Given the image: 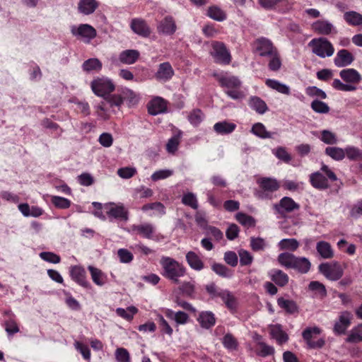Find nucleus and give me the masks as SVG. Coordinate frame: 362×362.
<instances>
[{"mask_svg":"<svg viewBox=\"0 0 362 362\" xmlns=\"http://www.w3.org/2000/svg\"><path fill=\"white\" fill-rule=\"evenodd\" d=\"M291 269L297 270L299 273L306 274L309 272L311 263L310 260L304 257H296L293 262Z\"/></svg>","mask_w":362,"mask_h":362,"instance_id":"nucleus-26","label":"nucleus"},{"mask_svg":"<svg viewBox=\"0 0 362 362\" xmlns=\"http://www.w3.org/2000/svg\"><path fill=\"white\" fill-rule=\"evenodd\" d=\"M265 84L269 87L274 90H276L279 93L289 95L290 94V88L286 85L280 83L279 81L275 79H267L265 81Z\"/></svg>","mask_w":362,"mask_h":362,"instance_id":"nucleus-33","label":"nucleus"},{"mask_svg":"<svg viewBox=\"0 0 362 362\" xmlns=\"http://www.w3.org/2000/svg\"><path fill=\"white\" fill-rule=\"evenodd\" d=\"M105 100L110 103V107H117L120 108L122 105L123 104V99L121 94H113L108 95Z\"/></svg>","mask_w":362,"mask_h":362,"instance_id":"nucleus-58","label":"nucleus"},{"mask_svg":"<svg viewBox=\"0 0 362 362\" xmlns=\"http://www.w3.org/2000/svg\"><path fill=\"white\" fill-rule=\"evenodd\" d=\"M207 293L210 295L211 298H221L223 296L226 290L221 289L218 287L214 283H211L206 286Z\"/></svg>","mask_w":362,"mask_h":362,"instance_id":"nucleus-47","label":"nucleus"},{"mask_svg":"<svg viewBox=\"0 0 362 362\" xmlns=\"http://www.w3.org/2000/svg\"><path fill=\"white\" fill-rule=\"evenodd\" d=\"M320 140L326 144L333 145L337 143V138L334 133L329 130H322L320 132Z\"/></svg>","mask_w":362,"mask_h":362,"instance_id":"nucleus-52","label":"nucleus"},{"mask_svg":"<svg viewBox=\"0 0 362 362\" xmlns=\"http://www.w3.org/2000/svg\"><path fill=\"white\" fill-rule=\"evenodd\" d=\"M277 303L281 308L284 309L289 314L298 312V306L293 300L279 298Z\"/></svg>","mask_w":362,"mask_h":362,"instance_id":"nucleus-34","label":"nucleus"},{"mask_svg":"<svg viewBox=\"0 0 362 362\" xmlns=\"http://www.w3.org/2000/svg\"><path fill=\"white\" fill-rule=\"evenodd\" d=\"M40 257L42 259L54 264H57L61 260L59 255L51 252H42L40 253Z\"/></svg>","mask_w":362,"mask_h":362,"instance_id":"nucleus-62","label":"nucleus"},{"mask_svg":"<svg viewBox=\"0 0 362 362\" xmlns=\"http://www.w3.org/2000/svg\"><path fill=\"white\" fill-rule=\"evenodd\" d=\"M186 258L192 268L197 270H200L202 268L203 264L202 260L194 252H189L186 255Z\"/></svg>","mask_w":362,"mask_h":362,"instance_id":"nucleus-44","label":"nucleus"},{"mask_svg":"<svg viewBox=\"0 0 362 362\" xmlns=\"http://www.w3.org/2000/svg\"><path fill=\"white\" fill-rule=\"evenodd\" d=\"M160 264L163 269V276L175 284L179 282L178 278L185 274V268L169 257H163Z\"/></svg>","mask_w":362,"mask_h":362,"instance_id":"nucleus-2","label":"nucleus"},{"mask_svg":"<svg viewBox=\"0 0 362 362\" xmlns=\"http://www.w3.org/2000/svg\"><path fill=\"white\" fill-rule=\"evenodd\" d=\"M222 343L225 348L231 351L236 350L238 346L237 339L230 333L226 334L223 337Z\"/></svg>","mask_w":362,"mask_h":362,"instance_id":"nucleus-48","label":"nucleus"},{"mask_svg":"<svg viewBox=\"0 0 362 362\" xmlns=\"http://www.w3.org/2000/svg\"><path fill=\"white\" fill-rule=\"evenodd\" d=\"M345 156L351 160H362V153L361 150L355 146H347L344 148Z\"/></svg>","mask_w":362,"mask_h":362,"instance_id":"nucleus-46","label":"nucleus"},{"mask_svg":"<svg viewBox=\"0 0 362 362\" xmlns=\"http://www.w3.org/2000/svg\"><path fill=\"white\" fill-rule=\"evenodd\" d=\"M311 27L315 33L322 35H329L334 29V25L325 20H318L314 22Z\"/></svg>","mask_w":362,"mask_h":362,"instance_id":"nucleus-22","label":"nucleus"},{"mask_svg":"<svg viewBox=\"0 0 362 362\" xmlns=\"http://www.w3.org/2000/svg\"><path fill=\"white\" fill-rule=\"evenodd\" d=\"M308 46L311 47L313 53L321 58L331 57L334 52L332 44L327 38L322 37L313 38L309 42Z\"/></svg>","mask_w":362,"mask_h":362,"instance_id":"nucleus-4","label":"nucleus"},{"mask_svg":"<svg viewBox=\"0 0 362 362\" xmlns=\"http://www.w3.org/2000/svg\"><path fill=\"white\" fill-rule=\"evenodd\" d=\"M270 278L277 286L284 287L288 283L289 277L287 274L281 269H273L270 272Z\"/></svg>","mask_w":362,"mask_h":362,"instance_id":"nucleus-27","label":"nucleus"},{"mask_svg":"<svg viewBox=\"0 0 362 362\" xmlns=\"http://www.w3.org/2000/svg\"><path fill=\"white\" fill-rule=\"evenodd\" d=\"M136 174V169L133 167H124L118 169L117 175L124 179H129Z\"/></svg>","mask_w":362,"mask_h":362,"instance_id":"nucleus-60","label":"nucleus"},{"mask_svg":"<svg viewBox=\"0 0 362 362\" xmlns=\"http://www.w3.org/2000/svg\"><path fill=\"white\" fill-rule=\"evenodd\" d=\"M206 15L210 18L218 22H222L227 18L226 13L216 5L209 6Z\"/></svg>","mask_w":362,"mask_h":362,"instance_id":"nucleus-28","label":"nucleus"},{"mask_svg":"<svg viewBox=\"0 0 362 362\" xmlns=\"http://www.w3.org/2000/svg\"><path fill=\"white\" fill-rule=\"evenodd\" d=\"M251 133L261 139L272 138L274 133L268 132L265 126L261 122L254 124L250 130Z\"/></svg>","mask_w":362,"mask_h":362,"instance_id":"nucleus-30","label":"nucleus"},{"mask_svg":"<svg viewBox=\"0 0 362 362\" xmlns=\"http://www.w3.org/2000/svg\"><path fill=\"white\" fill-rule=\"evenodd\" d=\"M93 281L98 286H103L105 284V274L98 268L93 266H88V267Z\"/></svg>","mask_w":362,"mask_h":362,"instance_id":"nucleus-38","label":"nucleus"},{"mask_svg":"<svg viewBox=\"0 0 362 362\" xmlns=\"http://www.w3.org/2000/svg\"><path fill=\"white\" fill-rule=\"evenodd\" d=\"M269 57H270L268 64L269 69L272 71H279L281 66V60L278 51Z\"/></svg>","mask_w":362,"mask_h":362,"instance_id":"nucleus-50","label":"nucleus"},{"mask_svg":"<svg viewBox=\"0 0 362 362\" xmlns=\"http://www.w3.org/2000/svg\"><path fill=\"white\" fill-rule=\"evenodd\" d=\"M253 45L255 52L261 57H269L278 51L272 42L266 37L257 38Z\"/></svg>","mask_w":362,"mask_h":362,"instance_id":"nucleus-10","label":"nucleus"},{"mask_svg":"<svg viewBox=\"0 0 362 362\" xmlns=\"http://www.w3.org/2000/svg\"><path fill=\"white\" fill-rule=\"evenodd\" d=\"M274 209L281 214L291 213L298 210L300 204L296 203L291 197H284L278 204L274 205Z\"/></svg>","mask_w":362,"mask_h":362,"instance_id":"nucleus-13","label":"nucleus"},{"mask_svg":"<svg viewBox=\"0 0 362 362\" xmlns=\"http://www.w3.org/2000/svg\"><path fill=\"white\" fill-rule=\"evenodd\" d=\"M325 153L327 156L337 161L342 160L345 158L344 149L336 147L329 146L325 148Z\"/></svg>","mask_w":362,"mask_h":362,"instance_id":"nucleus-32","label":"nucleus"},{"mask_svg":"<svg viewBox=\"0 0 362 362\" xmlns=\"http://www.w3.org/2000/svg\"><path fill=\"white\" fill-rule=\"evenodd\" d=\"M211 268L216 274L222 277H230L232 275L230 270L222 264L214 263Z\"/></svg>","mask_w":362,"mask_h":362,"instance_id":"nucleus-55","label":"nucleus"},{"mask_svg":"<svg viewBox=\"0 0 362 362\" xmlns=\"http://www.w3.org/2000/svg\"><path fill=\"white\" fill-rule=\"evenodd\" d=\"M140 52L136 49H126L120 52L119 60L124 64H133L139 58Z\"/></svg>","mask_w":362,"mask_h":362,"instance_id":"nucleus-25","label":"nucleus"},{"mask_svg":"<svg viewBox=\"0 0 362 362\" xmlns=\"http://www.w3.org/2000/svg\"><path fill=\"white\" fill-rule=\"evenodd\" d=\"M138 312V309L134 306H129L126 310L119 308L116 310L117 314L127 320L133 319L134 315Z\"/></svg>","mask_w":362,"mask_h":362,"instance_id":"nucleus-45","label":"nucleus"},{"mask_svg":"<svg viewBox=\"0 0 362 362\" xmlns=\"http://www.w3.org/2000/svg\"><path fill=\"white\" fill-rule=\"evenodd\" d=\"M238 255L240 257V263L242 266H247L252 264L253 257L248 251L245 250H240L238 251Z\"/></svg>","mask_w":362,"mask_h":362,"instance_id":"nucleus-61","label":"nucleus"},{"mask_svg":"<svg viewBox=\"0 0 362 362\" xmlns=\"http://www.w3.org/2000/svg\"><path fill=\"white\" fill-rule=\"evenodd\" d=\"M83 70L86 72L98 71L102 69V63L97 58H90L86 60L82 64Z\"/></svg>","mask_w":362,"mask_h":362,"instance_id":"nucleus-37","label":"nucleus"},{"mask_svg":"<svg viewBox=\"0 0 362 362\" xmlns=\"http://www.w3.org/2000/svg\"><path fill=\"white\" fill-rule=\"evenodd\" d=\"M175 74L174 69L170 62L160 63L158 66L157 71L154 74L155 78L159 81L165 83L171 80Z\"/></svg>","mask_w":362,"mask_h":362,"instance_id":"nucleus-12","label":"nucleus"},{"mask_svg":"<svg viewBox=\"0 0 362 362\" xmlns=\"http://www.w3.org/2000/svg\"><path fill=\"white\" fill-rule=\"evenodd\" d=\"M235 218L243 226H255L256 224V220L252 216L243 212L237 213Z\"/></svg>","mask_w":362,"mask_h":362,"instance_id":"nucleus-42","label":"nucleus"},{"mask_svg":"<svg viewBox=\"0 0 362 362\" xmlns=\"http://www.w3.org/2000/svg\"><path fill=\"white\" fill-rule=\"evenodd\" d=\"M100 5L97 0H79L78 3V11L83 15L93 13Z\"/></svg>","mask_w":362,"mask_h":362,"instance_id":"nucleus-21","label":"nucleus"},{"mask_svg":"<svg viewBox=\"0 0 362 362\" xmlns=\"http://www.w3.org/2000/svg\"><path fill=\"white\" fill-rule=\"evenodd\" d=\"M354 60V55L349 50L342 49L337 53L334 63L337 67H344L350 65Z\"/></svg>","mask_w":362,"mask_h":362,"instance_id":"nucleus-18","label":"nucleus"},{"mask_svg":"<svg viewBox=\"0 0 362 362\" xmlns=\"http://www.w3.org/2000/svg\"><path fill=\"white\" fill-rule=\"evenodd\" d=\"M147 107L150 115H157L166 112L167 103L163 98L156 97L148 103Z\"/></svg>","mask_w":362,"mask_h":362,"instance_id":"nucleus-17","label":"nucleus"},{"mask_svg":"<svg viewBox=\"0 0 362 362\" xmlns=\"http://www.w3.org/2000/svg\"><path fill=\"white\" fill-rule=\"evenodd\" d=\"M308 288L312 291H315V293L322 298L327 296V293L325 286L320 281H313L310 282Z\"/></svg>","mask_w":362,"mask_h":362,"instance_id":"nucleus-41","label":"nucleus"},{"mask_svg":"<svg viewBox=\"0 0 362 362\" xmlns=\"http://www.w3.org/2000/svg\"><path fill=\"white\" fill-rule=\"evenodd\" d=\"M316 250L319 256L325 259H332L334 256V252L331 245L324 240L317 243Z\"/></svg>","mask_w":362,"mask_h":362,"instance_id":"nucleus-23","label":"nucleus"},{"mask_svg":"<svg viewBox=\"0 0 362 362\" xmlns=\"http://www.w3.org/2000/svg\"><path fill=\"white\" fill-rule=\"evenodd\" d=\"M346 22L351 25H362V15L356 11H347L344 14Z\"/></svg>","mask_w":362,"mask_h":362,"instance_id":"nucleus-35","label":"nucleus"},{"mask_svg":"<svg viewBox=\"0 0 362 362\" xmlns=\"http://www.w3.org/2000/svg\"><path fill=\"white\" fill-rule=\"evenodd\" d=\"M279 246L281 250L295 251L298 247L299 243L294 238L283 239L279 242Z\"/></svg>","mask_w":362,"mask_h":362,"instance_id":"nucleus-53","label":"nucleus"},{"mask_svg":"<svg viewBox=\"0 0 362 362\" xmlns=\"http://www.w3.org/2000/svg\"><path fill=\"white\" fill-rule=\"evenodd\" d=\"M332 86L334 89L341 91H354L356 90V87L355 86L343 83L338 78L334 79Z\"/></svg>","mask_w":362,"mask_h":362,"instance_id":"nucleus-56","label":"nucleus"},{"mask_svg":"<svg viewBox=\"0 0 362 362\" xmlns=\"http://www.w3.org/2000/svg\"><path fill=\"white\" fill-rule=\"evenodd\" d=\"M116 359L118 362H129L130 356L128 351L124 348H118L115 351Z\"/></svg>","mask_w":362,"mask_h":362,"instance_id":"nucleus-64","label":"nucleus"},{"mask_svg":"<svg viewBox=\"0 0 362 362\" xmlns=\"http://www.w3.org/2000/svg\"><path fill=\"white\" fill-rule=\"evenodd\" d=\"M319 272L330 281H337L344 274V269L338 262L322 263L318 267Z\"/></svg>","mask_w":362,"mask_h":362,"instance_id":"nucleus-7","label":"nucleus"},{"mask_svg":"<svg viewBox=\"0 0 362 362\" xmlns=\"http://www.w3.org/2000/svg\"><path fill=\"white\" fill-rule=\"evenodd\" d=\"M346 341L353 344L362 341V323L350 331Z\"/></svg>","mask_w":362,"mask_h":362,"instance_id":"nucleus-36","label":"nucleus"},{"mask_svg":"<svg viewBox=\"0 0 362 362\" xmlns=\"http://www.w3.org/2000/svg\"><path fill=\"white\" fill-rule=\"evenodd\" d=\"M249 105L252 109L259 114H264L268 109L266 103L257 96H253L250 98Z\"/></svg>","mask_w":362,"mask_h":362,"instance_id":"nucleus-31","label":"nucleus"},{"mask_svg":"<svg viewBox=\"0 0 362 362\" xmlns=\"http://www.w3.org/2000/svg\"><path fill=\"white\" fill-rule=\"evenodd\" d=\"M72 279L84 288H89L90 284L86 280L85 270L78 266L72 267L70 270Z\"/></svg>","mask_w":362,"mask_h":362,"instance_id":"nucleus-20","label":"nucleus"},{"mask_svg":"<svg viewBox=\"0 0 362 362\" xmlns=\"http://www.w3.org/2000/svg\"><path fill=\"white\" fill-rule=\"evenodd\" d=\"M313 111L317 113L326 114L330 110L329 107L327 103L319 100H314L310 105Z\"/></svg>","mask_w":362,"mask_h":362,"instance_id":"nucleus-49","label":"nucleus"},{"mask_svg":"<svg viewBox=\"0 0 362 362\" xmlns=\"http://www.w3.org/2000/svg\"><path fill=\"white\" fill-rule=\"evenodd\" d=\"M71 33L74 35H79L83 38H86V42H89L97 35L96 30L89 24H81L77 28H73L71 30Z\"/></svg>","mask_w":362,"mask_h":362,"instance_id":"nucleus-15","label":"nucleus"},{"mask_svg":"<svg viewBox=\"0 0 362 362\" xmlns=\"http://www.w3.org/2000/svg\"><path fill=\"white\" fill-rule=\"evenodd\" d=\"M122 97L124 101H127L129 105H133L138 103L139 98L136 96V93L133 92L132 90L125 88L122 91Z\"/></svg>","mask_w":362,"mask_h":362,"instance_id":"nucleus-54","label":"nucleus"},{"mask_svg":"<svg viewBox=\"0 0 362 362\" xmlns=\"http://www.w3.org/2000/svg\"><path fill=\"white\" fill-rule=\"evenodd\" d=\"M221 300L230 310H235L238 305L237 298L229 291L226 290Z\"/></svg>","mask_w":362,"mask_h":362,"instance_id":"nucleus-39","label":"nucleus"},{"mask_svg":"<svg viewBox=\"0 0 362 362\" xmlns=\"http://www.w3.org/2000/svg\"><path fill=\"white\" fill-rule=\"evenodd\" d=\"M257 184L260 189L257 194L261 199H272V194L280 188L279 182L272 177H262L258 180Z\"/></svg>","mask_w":362,"mask_h":362,"instance_id":"nucleus-6","label":"nucleus"},{"mask_svg":"<svg viewBox=\"0 0 362 362\" xmlns=\"http://www.w3.org/2000/svg\"><path fill=\"white\" fill-rule=\"evenodd\" d=\"M321 170L326 176L320 172H315L310 175V182L314 188L323 190L329 187L328 180L334 182L337 180V177L336 174L325 164L322 165Z\"/></svg>","mask_w":362,"mask_h":362,"instance_id":"nucleus-3","label":"nucleus"},{"mask_svg":"<svg viewBox=\"0 0 362 362\" xmlns=\"http://www.w3.org/2000/svg\"><path fill=\"white\" fill-rule=\"evenodd\" d=\"M157 30L158 33L166 35H173L177 30L175 20L172 16H165L158 25Z\"/></svg>","mask_w":362,"mask_h":362,"instance_id":"nucleus-16","label":"nucleus"},{"mask_svg":"<svg viewBox=\"0 0 362 362\" xmlns=\"http://www.w3.org/2000/svg\"><path fill=\"white\" fill-rule=\"evenodd\" d=\"M219 85L224 88L226 94L233 100H241L245 97V93L241 89L242 82L235 76H218Z\"/></svg>","mask_w":362,"mask_h":362,"instance_id":"nucleus-1","label":"nucleus"},{"mask_svg":"<svg viewBox=\"0 0 362 362\" xmlns=\"http://www.w3.org/2000/svg\"><path fill=\"white\" fill-rule=\"evenodd\" d=\"M141 209L144 211H147L149 210H153L155 211L158 215H163L165 213V208L164 205L161 202H153V203H149L144 204Z\"/></svg>","mask_w":362,"mask_h":362,"instance_id":"nucleus-51","label":"nucleus"},{"mask_svg":"<svg viewBox=\"0 0 362 362\" xmlns=\"http://www.w3.org/2000/svg\"><path fill=\"white\" fill-rule=\"evenodd\" d=\"M132 30L142 37H148L151 30L145 20L139 18H133L130 23Z\"/></svg>","mask_w":362,"mask_h":362,"instance_id":"nucleus-14","label":"nucleus"},{"mask_svg":"<svg viewBox=\"0 0 362 362\" xmlns=\"http://www.w3.org/2000/svg\"><path fill=\"white\" fill-rule=\"evenodd\" d=\"M269 334L279 344H284L288 340V335L282 329V326L279 324L270 325Z\"/></svg>","mask_w":362,"mask_h":362,"instance_id":"nucleus-24","label":"nucleus"},{"mask_svg":"<svg viewBox=\"0 0 362 362\" xmlns=\"http://www.w3.org/2000/svg\"><path fill=\"white\" fill-rule=\"evenodd\" d=\"M90 88L95 95L105 99L115 90V86L112 80L107 77H97L91 81Z\"/></svg>","mask_w":362,"mask_h":362,"instance_id":"nucleus-5","label":"nucleus"},{"mask_svg":"<svg viewBox=\"0 0 362 362\" xmlns=\"http://www.w3.org/2000/svg\"><path fill=\"white\" fill-rule=\"evenodd\" d=\"M211 54L214 57L215 62L228 65L231 62V55L225 44L222 42L213 41L211 42Z\"/></svg>","mask_w":362,"mask_h":362,"instance_id":"nucleus-8","label":"nucleus"},{"mask_svg":"<svg viewBox=\"0 0 362 362\" xmlns=\"http://www.w3.org/2000/svg\"><path fill=\"white\" fill-rule=\"evenodd\" d=\"M296 256L289 252H283L278 256L279 263L286 269H291Z\"/></svg>","mask_w":362,"mask_h":362,"instance_id":"nucleus-40","label":"nucleus"},{"mask_svg":"<svg viewBox=\"0 0 362 362\" xmlns=\"http://www.w3.org/2000/svg\"><path fill=\"white\" fill-rule=\"evenodd\" d=\"M106 213L110 218L126 222L129 218V211L123 204H110L105 207Z\"/></svg>","mask_w":362,"mask_h":362,"instance_id":"nucleus-11","label":"nucleus"},{"mask_svg":"<svg viewBox=\"0 0 362 362\" xmlns=\"http://www.w3.org/2000/svg\"><path fill=\"white\" fill-rule=\"evenodd\" d=\"M98 142L103 147L109 148L113 144L112 135L107 132L102 133L98 138Z\"/></svg>","mask_w":362,"mask_h":362,"instance_id":"nucleus-63","label":"nucleus"},{"mask_svg":"<svg viewBox=\"0 0 362 362\" xmlns=\"http://www.w3.org/2000/svg\"><path fill=\"white\" fill-rule=\"evenodd\" d=\"M182 202L188 206L194 209H197L198 207L197 200L194 194L188 192L183 195L182 198Z\"/></svg>","mask_w":362,"mask_h":362,"instance_id":"nucleus-57","label":"nucleus"},{"mask_svg":"<svg viewBox=\"0 0 362 362\" xmlns=\"http://www.w3.org/2000/svg\"><path fill=\"white\" fill-rule=\"evenodd\" d=\"M339 76L347 83L358 84L362 80L360 73L353 68L342 69L339 72Z\"/></svg>","mask_w":362,"mask_h":362,"instance_id":"nucleus-19","label":"nucleus"},{"mask_svg":"<svg viewBox=\"0 0 362 362\" xmlns=\"http://www.w3.org/2000/svg\"><path fill=\"white\" fill-rule=\"evenodd\" d=\"M306 94L310 97H317L321 99L327 98L326 93L316 86H309L306 88Z\"/></svg>","mask_w":362,"mask_h":362,"instance_id":"nucleus-59","label":"nucleus"},{"mask_svg":"<svg viewBox=\"0 0 362 362\" xmlns=\"http://www.w3.org/2000/svg\"><path fill=\"white\" fill-rule=\"evenodd\" d=\"M236 128V124L227 121L216 122L214 126V131L221 135L232 133Z\"/></svg>","mask_w":362,"mask_h":362,"instance_id":"nucleus-29","label":"nucleus"},{"mask_svg":"<svg viewBox=\"0 0 362 362\" xmlns=\"http://www.w3.org/2000/svg\"><path fill=\"white\" fill-rule=\"evenodd\" d=\"M322 330L318 327H309L305 328L302 332V337L306 342L308 349H321L325 344L324 339L321 338L317 341H313V339L316 335L320 334Z\"/></svg>","mask_w":362,"mask_h":362,"instance_id":"nucleus-9","label":"nucleus"},{"mask_svg":"<svg viewBox=\"0 0 362 362\" xmlns=\"http://www.w3.org/2000/svg\"><path fill=\"white\" fill-rule=\"evenodd\" d=\"M51 202L56 208L60 209H66L71 204L69 199L59 196H52Z\"/></svg>","mask_w":362,"mask_h":362,"instance_id":"nucleus-43","label":"nucleus"}]
</instances>
